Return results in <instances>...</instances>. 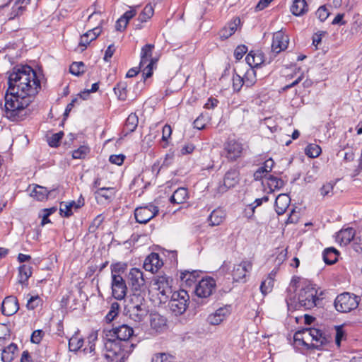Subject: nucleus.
I'll use <instances>...</instances> for the list:
<instances>
[{
	"label": "nucleus",
	"instance_id": "obj_1",
	"mask_svg": "<svg viewBox=\"0 0 362 362\" xmlns=\"http://www.w3.org/2000/svg\"><path fill=\"white\" fill-rule=\"evenodd\" d=\"M4 115L11 121L23 119L25 109L41 89L36 71L28 65L15 66L9 74Z\"/></svg>",
	"mask_w": 362,
	"mask_h": 362
},
{
	"label": "nucleus",
	"instance_id": "obj_2",
	"mask_svg": "<svg viewBox=\"0 0 362 362\" xmlns=\"http://www.w3.org/2000/svg\"><path fill=\"white\" fill-rule=\"evenodd\" d=\"M105 332V357L107 362H124L136 346L129 341L134 334L133 328L125 324L113 325L111 329Z\"/></svg>",
	"mask_w": 362,
	"mask_h": 362
},
{
	"label": "nucleus",
	"instance_id": "obj_3",
	"mask_svg": "<svg viewBox=\"0 0 362 362\" xmlns=\"http://www.w3.org/2000/svg\"><path fill=\"white\" fill-rule=\"evenodd\" d=\"M294 346L305 350H322L329 342V339L320 329L305 328L298 330L293 336Z\"/></svg>",
	"mask_w": 362,
	"mask_h": 362
},
{
	"label": "nucleus",
	"instance_id": "obj_4",
	"mask_svg": "<svg viewBox=\"0 0 362 362\" xmlns=\"http://www.w3.org/2000/svg\"><path fill=\"white\" fill-rule=\"evenodd\" d=\"M146 293H130L124 308L126 315L134 322H140L148 313V306L145 299Z\"/></svg>",
	"mask_w": 362,
	"mask_h": 362
},
{
	"label": "nucleus",
	"instance_id": "obj_5",
	"mask_svg": "<svg viewBox=\"0 0 362 362\" xmlns=\"http://www.w3.org/2000/svg\"><path fill=\"white\" fill-rule=\"evenodd\" d=\"M291 286L293 287L294 291L300 287L298 296L300 307L311 309L317 305V301L319 300L317 296V291L310 281H301L300 278L293 279Z\"/></svg>",
	"mask_w": 362,
	"mask_h": 362
},
{
	"label": "nucleus",
	"instance_id": "obj_6",
	"mask_svg": "<svg viewBox=\"0 0 362 362\" xmlns=\"http://www.w3.org/2000/svg\"><path fill=\"white\" fill-rule=\"evenodd\" d=\"M168 300L170 311L176 316L181 315L188 307L189 296L185 290L181 289L171 292Z\"/></svg>",
	"mask_w": 362,
	"mask_h": 362
},
{
	"label": "nucleus",
	"instance_id": "obj_7",
	"mask_svg": "<svg viewBox=\"0 0 362 362\" xmlns=\"http://www.w3.org/2000/svg\"><path fill=\"white\" fill-rule=\"evenodd\" d=\"M215 288L216 281L214 278L208 276L200 280L194 290L197 298L194 300L197 305L200 306L206 304Z\"/></svg>",
	"mask_w": 362,
	"mask_h": 362
},
{
	"label": "nucleus",
	"instance_id": "obj_8",
	"mask_svg": "<svg viewBox=\"0 0 362 362\" xmlns=\"http://www.w3.org/2000/svg\"><path fill=\"white\" fill-rule=\"evenodd\" d=\"M359 297L349 292L342 293L337 296L334 305L335 309L340 313H349L358 308Z\"/></svg>",
	"mask_w": 362,
	"mask_h": 362
},
{
	"label": "nucleus",
	"instance_id": "obj_9",
	"mask_svg": "<svg viewBox=\"0 0 362 362\" xmlns=\"http://www.w3.org/2000/svg\"><path fill=\"white\" fill-rule=\"evenodd\" d=\"M143 272L137 268H132L128 274V284L131 293H146V286Z\"/></svg>",
	"mask_w": 362,
	"mask_h": 362
},
{
	"label": "nucleus",
	"instance_id": "obj_10",
	"mask_svg": "<svg viewBox=\"0 0 362 362\" xmlns=\"http://www.w3.org/2000/svg\"><path fill=\"white\" fill-rule=\"evenodd\" d=\"M240 182V171L238 168H230L224 175L223 183L217 187L218 194H224L228 189L235 187Z\"/></svg>",
	"mask_w": 362,
	"mask_h": 362
},
{
	"label": "nucleus",
	"instance_id": "obj_11",
	"mask_svg": "<svg viewBox=\"0 0 362 362\" xmlns=\"http://www.w3.org/2000/svg\"><path fill=\"white\" fill-rule=\"evenodd\" d=\"M226 158L230 162L236 161L243 155L244 145L235 139H229L224 144Z\"/></svg>",
	"mask_w": 362,
	"mask_h": 362
},
{
	"label": "nucleus",
	"instance_id": "obj_12",
	"mask_svg": "<svg viewBox=\"0 0 362 362\" xmlns=\"http://www.w3.org/2000/svg\"><path fill=\"white\" fill-rule=\"evenodd\" d=\"M172 282L173 279L165 274L157 276L155 284L158 286V296L160 303H165L168 300L170 294L173 292Z\"/></svg>",
	"mask_w": 362,
	"mask_h": 362
},
{
	"label": "nucleus",
	"instance_id": "obj_13",
	"mask_svg": "<svg viewBox=\"0 0 362 362\" xmlns=\"http://www.w3.org/2000/svg\"><path fill=\"white\" fill-rule=\"evenodd\" d=\"M158 206L149 204L145 206L137 207L134 211L136 221L139 223L146 224L158 214Z\"/></svg>",
	"mask_w": 362,
	"mask_h": 362
},
{
	"label": "nucleus",
	"instance_id": "obj_14",
	"mask_svg": "<svg viewBox=\"0 0 362 362\" xmlns=\"http://www.w3.org/2000/svg\"><path fill=\"white\" fill-rule=\"evenodd\" d=\"M112 295L117 300H122L127 295V286L125 280L119 274L111 275Z\"/></svg>",
	"mask_w": 362,
	"mask_h": 362
},
{
	"label": "nucleus",
	"instance_id": "obj_15",
	"mask_svg": "<svg viewBox=\"0 0 362 362\" xmlns=\"http://www.w3.org/2000/svg\"><path fill=\"white\" fill-rule=\"evenodd\" d=\"M252 269V263L247 259L243 260L240 264H235L232 271V276L234 281H246V276Z\"/></svg>",
	"mask_w": 362,
	"mask_h": 362
},
{
	"label": "nucleus",
	"instance_id": "obj_16",
	"mask_svg": "<svg viewBox=\"0 0 362 362\" xmlns=\"http://www.w3.org/2000/svg\"><path fill=\"white\" fill-rule=\"evenodd\" d=\"M288 36L285 35L281 30L274 33L272 43V54L273 57H276V54L288 47Z\"/></svg>",
	"mask_w": 362,
	"mask_h": 362
},
{
	"label": "nucleus",
	"instance_id": "obj_17",
	"mask_svg": "<svg viewBox=\"0 0 362 362\" xmlns=\"http://www.w3.org/2000/svg\"><path fill=\"white\" fill-rule=\"evenodd\" d=\"M163 260L158 253L152 252L147 256L144 262V268L146 271L156 273L163 266Z\"/></svg>",
	"mask_w": 362,
	"mask_h": 362
},
{
	"label": "nucleus",
	"instance_id": "obj_18",
	"mask_svg": "<svg viewBox=\"0 0 362 362\" xmlns=\"http://www.w3.org/2000/svg\"><path fill=\"white\" fill-rule=\"evenodd\" d=\"M18 309V302L16 297H6L2 302L1 310L4 315L11 316L16 313Z\"/></svg>",
	"mask_w": 362,
	"mask_h": 362
},
{
	"label": "nucleus",
	"instance_id": "obj_19",
	"mask_svg": "<svg viewBox=\"0 0 362 362\" xmlns=\"http://www.w3.org/2000/svg\"><path fill=\"white\" fill-rule=\"evenodd\" d=\"M356 235V230L352 227L341 228L336 234V241L341 246H346L349 244Z\"/></svg>",
	"mask_w": 362,
	"mask_h": 362
},
{
	"label": "nucleus",
	"instance_id": "obj_20",
	"mask_svg": "<svg viewBox=\"0 0 362 362\" xmlns=\"http://www.w3.org/2000/svg\"><path fill=\"white\" fill-rule=\"evenodd\" d=\"M54 191L55 189L48 190L45 187L34 185L33 189H30V194L37 201L42 202L47 199L49 196H51Z\"/></svg>",
	"mask_w": 362,
	"mask_h": 362
},
{
	"label": "nucleus",
	"instance_id": "obj_21",
	"mask_svg": "<svg viewBox=\"0 0 362 362\" xmlns=\"http://www.w3.org/2000/svg\"><path fill=\"white\" fill-rule=\"evenodd\" d=\"M150 325L157 332H161L167 327V320L158 313H152L150 315Z\"/></svg>",
	"mask_w": 362,
	"mask_h": 362
},
{
	"label": "nucleus",
	"instance_id": "obj_22",
	"mask_svg": "<svg viewBox=\"0 0 362 362\" xmlns=\"http://www.w3.org/2000/svg\"><path fill=\"white\" fill-rule=\"evenodd\" d=\"M101 30L98 27L94 28L81 36L79 46L83 47L84 50L90 42L95 40L100 34Z\"/></svg>",
	"mask_w": 362,
	"mask_h": 362
},
{
	"label": "nucleus",
	"instance_id": "obj_23",
	"mask_svg": "<svg viewBox=\"0 0 362 362\" xmlns=\"http://www.w3.org/2000/svg\"><path fill=\"white\" fill-rule=\"evenodd\" d=\"M291 198L286 194H279L275 200V210L279 215H282L288 208Z\"/></svg>",
	"mask_w": 362,
	"mask_h": 362
},
{
	"label": "nucleus",
	"instance_id": "obj_24",
	"mask_svg": "<svg viewBox=\"0 0 362 362\" xmlns=\"http://www.w3.org/2000/svg\"><path fill=\"white\" fill-rule=\"evenodd\" d=\"M274 165V161L272 158H269L265 160L263 165L259 167L254 173L255 180H261L263 177H265L267 174L272 171Z\"/></svg>",
	"mask_w": 362,
	"mask_h": 362
},
{
	"label": "nucleus",
	"instance_id": "obj_25",
	"mask_svg": "<svg viewBox=\"0 0 362 362\" xmlns=\"http://www.w3.org/2000/svg\"><path fill=\"white\" fill-rule=\"evenodd\" d=\"M83 205V203L81 204L80 201L78 202V204H76L74 201H72L69 203L62 202L60 204L59 214L62 216L69 218L73 215L72 209L74 208L75 209H78Z\"/></svg>",
	"mask_w": 362,
	"mask_h": 362
},
{
	"label": "nucleus",
	"instance_id": "obj_26",
	"mask_svg": "<svg viewBox=\"0 0 362 362\" xmlns=\"http://www.w3.org/2000/svg\"><path fill=\"white\" fill-rule=\"evenodd\" d=\"M139 124V118L136 113H131L127 118L123 129L124 135H127L135 131Z\"/></svg>",
	"mask_w": 362,
	"mask_h": 362
},
{
	"label": "nucleus",
	"instance_id": "obj_27",
	"mask_svg": "<svg viewBox=\"0 0 362 362\" xmlns=\"http://www.w3.org/2000/svg\"><path fill=\"white\" fill-rule=\"evenodd\" d=\"M188 198L187 189L185 187H179L177 189L170 198L172 204H180L184 203Z\"/></svg>",
	"mask_w": 362,
	"mask_h": 362
},
{
	"label": "nucleus",
	"instance_id": "obj_28",
	"mask_svg": "<svg viewBox=\"0 0 362 362\" xmlns=\"http://www.w3.org/2000/svg\"><path fill=\"white\" fill-rule=\"evenodd\" d=\"M32 275V267L26 264L21 265L18 267V283L27 286L28 279Z\"/></svg>",
	"mask_w": 362,
	"mask_h": 362
},
{
	"label": "nucleus",
	"instance_id": "obj_29",
	"mask_svg": "<svg viewBox=\"0 0 362 362\" xmlns=\"http://www.w3.org/2000/svg\"><path fill=\"white\" fill-rule=\"evenodd\" d=\"M154 47L153 44H146L141 48L139 69H142L147 64L149 58L152 57Z\"/></svg>",
	"mask_w": 362,
	"mask_h": 362
},
{
	"label": "nucleus",
	"instance_id": "obj_30",
	"mask_svg": "<svg viewBox=\"0 0 362 362\" xmlns=\"http://www.w3.org/2000/svg\"><path fill=\"white\" fill-rule=\"evenodd\" d=\"M240 19H235L233 22L229 23L226 26L221 30L219 35L221 39H228L235 33L237 30Z\"/></svg>",
	"mask_w": 362,
	"mask_h": 362
},
{
	"label": "nucleus",
	"instance_id": "obj_31",
	"mask_svg": "<svg viewBox=\"0 0 362 362\" xmlns=\"http://www.w3.org/2000/svg\"><path fill=\"white\" fill-rule=\"evenodd\" d=\"M308 11L305 0H294L291 7V13L296 16L303 15Z\"/></svg>",
	"mask_w": 362,
	"mask_h": 362
},
{
	"label": "nucleus",
	"instance_id": "obj_32",
	"mask_svg": "<svg viewBox=\"0 0 362 362\" xmlns=\"http://www.w3.org/2000/svg\"><path fill=\"white\" fill-rule=\"evenodd\" d=\"M339 252L334 247L326 248L323 253V260L325 264L331 265L337 261Z\"/></svg>",
	"mask_w": 362,
	"mask_h": 362
},
{
	"label": "nucleus",
	"instance_id": "obj_33",
	"mask_svg": "<svg viewBox=\"0 0 362 362\" xmlns=\"http://www.w3.org/2000/svg\"><path fill=\"white\" fill-rule=\"evenodd\" d=\"M69 349L70 351L76 352L83 345V339L79 337L78 331L69 339Z\"/></svg>",
	"mask_w": 362,
	"mask_h": 362
},
{
	"label": "nucleus",
	"instance_id": "obj_34",
	"mask_svg": "<svg viewBox=\"0 0 362 362\" xmlns=\"http://www.w3.org/2000/svg\"><path fill=\"white\" fill-rule=\"evenodd\" d=\"M18 346L16 344L11 343L5 347L1 354V360L3 362H11L14 358L15 352L17 351Z\"/></svg>",
	"mask_w": 362,
	"mask_h": 362
},
{
	"label": "nucleus",
	"instance_id": "obj_35",
	"mask_svg": "<svg viewBox=\"0 0 362 362\" xmlns=\"http://www.w3.org/2000/svg\"><path fill=\"white\" fill-rule=\"evenodd\" d=\"M225 218V213L221 209L214 210L208 218L209 225L211 226L220 225Z\"/></svg>",
	"mask_w": 362,
	"mask_h": 362
},
{
	"label": "nucleus",
	"instance_id": "obj_36",
	"mask_svg": "<svg viewBox=\"0 0 362 362\" xmlns=\"http://www.w3.org/2000/svg\"><path fill=\"white\" fill-rule=\"evenodd\" d=\"M151 362H177L176 358L168 353H156L152 356Z\"/></svg>",
	"mask_w": 362,
	"mask_h": 362
},
{
	"label": "nucleus",
	"instance_id": "obj_37",
	"mask_svg": "<svg viewBox=\"0 0 362 362\" xmlns=\"http://www.w3.org/2000/svg\"><path fill=\"white\" fill-rule=\"evenodd\" d=\"M127 84L126 82H119L114 87V92L119 100L124 101L127 97Z\"/></svg>",
	"mask_w": 362,
	"mask_h": 362
},
{
	"label": "nucleus",
	"instance_id": "obj_38",
	"mask_svg": "<svg viewBox=\"0 0 362 362\" xmlns=\"http://www.w3.org/2000/svg\"><path fill=\"white\" fill-rule=\"evenodd\" d=\"M267 180H268L267 185L271 191L280 189L285 185V182L282 179L275 177L274 175H270L267 177Z\"/></svg>",
	"mask_w": 362,
	"mask_h": 362
},
{
	"label": "nucleus",
	"instance_id": "obj_39",
	"mask_svg": "<svg viewBox=\"0 0 362 362\" xmlns=\"http://www.w3.org/2000/svg\"><path fill=\"white\" fill-rule=\"evenodd\" d=\"M156 62L157 59L151 57L147 64H146V66L142 68V80L144 82L153 75V66Z\"/></svg>",
	"mask_w": 362,
	"mask_h": 362
},
{
	"label": "nucleus",
	"instance_id": "obj_40",
	"mask_svg": "<svg viewBox=\"0 0 362 362\" xmlns=\"http://www.w3.org/2000/svg\"><path fill=\"white\" fill-rule=\"evenodd\" d=\"M321 148L319 145L315 144H310L305 148V153L309 158H317L321 153Z\"/></svg>",
	"mask_w": 362,
	"mask_h": 362
},
{
	"label": "nucleus",
	"instance_id": "obj_41",
	"mask_svg": "<svg viewBox=\"0 0 362 362\" xmlns=\"http://www.w3.org/2000/svg\"><path fill=\"white\" fill-rule=\"evenodd\" d=\"M173 161V156L171 154H166L165 157L162 163V164L159 166V164L154 163L152 166V171L154 172L157 170V175L159 173L160 170L164 168L169 167Z\"/></svg>",
	"mask_w": 362,
	"mask_h": 362
},
{
	"label": "nucleus",
	"instance_id": "obj_42",
	"mask_svg": "<svg viewBox=\"0 0 362 362\" xmlns=\"http://www.w3.org/2000/svg\"><path fill=\"white\" fill-rule=\"evenodd\" d=\"M85 64L82 62H73L69 67V72L74 76H80L85 72Z\"/></svg>",
	"mask_w": 362,
	"mask_h": 362
},
{
	"label": "nucleus",
	"instance_id": "obj_43",
	"mask_svg": "<svg viewBox=\"0 0 362 362\" xmlns=\"http://www.w3.org/2000/svg\"><path fill=\"white\" fill-rule=\"evenodd\" d=\"M198 276L197 271H189L185 270L181 272L180 278L182 281H185L187 284L190 285L192 282L196 280L197 276Z\"/></svg>",
	"mask_w": 362,
	"mask_h": 362
},
{
	"label": "nucleus",
	"instance_id": "obj_44",
	"mask_svg": "<svg viewBox=\"0 0 362 362\" xmlns=\"http://www.w3.org/2000/svg\"><path fill=\"white\" fill-rule=\"evenodd\" d=\"M94 194L96 197H104L106 200H108L114 195V188L103 187L96 189Z\"/></svg>",
	"mask_w": 362,
	"mask_h": 362
},
{
	"label": "nucleus",
	"instance_id": "obj_45",
	"mask_svg": "<svg viewBox=\"0 0 362 362\" xmlns=\"http://www.w3.org/2000/svg\"><path fill=\"white\" fill-rule=\"evenodd\" d=\"M154 13L153 6L151 4H147L143 9V11L139 15V20L140 21L146 22L150 19Z\"/></svg>",
	"mask_w": 362,
	"mask_h": 362
},
{
	"label": "nucleus",
	"instance_id": "obj_46",
	"mask_svg": "<svg viewBox=\"0 0 362 362\" xmlns=\"http://www.w3.org/2000/svg\"><path fill=\"white\" fill-rule=\"evenodd\" d=\"M90 153V148L87 146H81L72 152L74 159H84Z\"/></svg>",
	"mask_w": 362,
	"mask_h": 362
},
{
	"label": "nucleus",
	"instance_id": "obj_47",
	"mask_svg": "<svg viewBox=\"0 0 362 362\" xmlns=\"http://www.w3.org/2000/svg\"><path fill=\"white\" fill-rule=\"evenodd\" d=\"M255 69H249L243 76L244 83L247 87H250L255 83Z\"/></svg>",
	"mask_w": 362,
	"mask_h": 362
},
{
	"label": "nucleus",
	"instance_id": "obj_48",
	"mask_svg": "<svg viewBox=\"0 0 362 362\" xmlns=\"http://www.w3.org/2000/svg\"><path fill=\"white\" fill-rule=\"evenodd\" d=\"M274 281L272 278H267L262 281L259 288L264 296H266L267 293L272 291L274 286Z\"/></svg>",
	"mask_w": 362,
	"mask_h": 362
},
{
	"label": "nucleus",
	"instance_id": "obj_49",
	"mask_svg": "<svg viewBox=\"0 0 362 362\" xmlns=\"http://www.w3.org/2000/svg\"><path fill=\"white\" fill-rule=\"evenodd\" d=\"M63 136L64 132L62 131L53 134L50 137L47 138L49 146L53 148L58 147Z\"/></svg>",
	"mask_w": 362,
	"mask_h": 362
},
{
	"label": "nucleus",
	"instance_id": "obj_50",
	"mask_svg": "<svg viewBox=\"0 0 362 362\" xmlns=\"http://www.w3.org/2000/svg\"><path fill=\"white\" fill-rule=\"evenodd\" d=\"M111 275L119 274L124 273L127 268V264L124 262H117L111 264Z\"/></svg>",
	"mask_w": 362,
	"mask_h": 362
},
{
	"label": "nucleus",
	"instance_id": "obj_51",
	"mask_svg": "<svg viewBox=\"0 0 362 362\" xmlns=\"http://www.w3.org/2000/svg\"><path fill=\"white\" fill-rule=\"evenodd\" d=\"M334 184L332 182H327L322 185L320 189V194L325 197H332L333 195Z\"/></svg>",
	"mask_w": 362,
	"mask_h": 362
},
{
	"label": "nucleus",
	"instance_id": "obj_52",
	"mask_svg": "<svg viewBox=\"0 0 362 362\" xmlns=\"http://www.w3.org/2000/svg\"><path fill=\"white\" fill-rule=\"evenodd\" d=\"M42 303V299L39 296H31L27 302L26 307L28 310H34Z\"/></svg>",
	"mask_w": 362,
	"mask_h": 362
},
{
	"label": "nucleus",
	"instance_id": "obj_53",
	"mask_svg": "<svg viewBox=\"0 0 362 362\" xmlns=\"http://www.w3.org/2000/svg\"><path fill=\"white\" fill-rule=\"evenodd\" d=\"M57 209L55 206L44 209H43V216L41 221V225L45 226V224L50 223V220L49 218V216H51L52 214H54L55 211H57Z\"/></svg>",
	"mask_w": 362,
	"mask_h": 362
},
{
	"label": "nucleus",
	"instance_id": "obj_54",
	"mask_svg": "<svg viewBox=\"0 0 362 362\" xmlns=\"http://www.w3.org/2000/svg\"><path fill=\"white\" fill-rule=\"evenodd\" d=\"M45 332L42 329H37L33 332L30 337V341L33 344H38L45 336Z\"/></svg>",
	"mask_w": 362,
	"mask_h": 362
},
{
	"label": "nucleus",
	"instance_id": "obj_55",
	"mask_svg": "<svg viewBox=\"0 0 362 362\" xmlns=\"http://www.w3.org/2000/svg\"><path fill=\"white\" fill-rule=\"evenodd\" d=\"M243 85H245L244 78L238 74L233 75V88L234 91H240Z\"/></svg>",
	"mask_w": 362,
	"mask_h": 362
},
{
	"label": "nucleus",
	"instance_id": "obj_56",
	"mask_svg": "<svg viewBox=\"0 0 362 362\" xmlns=\"http://www.w3.org/2000/svg\"><path fill=\"white\" fill-rule=\"evenodd\" d=\"M214 314L224 320L230 314V305L219 308Z\"/></svg>",
	"mask_w": 362,
	"mask_h": 362
},
{
	"label": "nucleus",
	"instance_id": "obj_57",
	"mask_svg": "<svg viewBox=\"0 0 362 362\" xmlns=\"http://www.w3.org/2000/svg\"><path fill=\"white\" fill-rule=\"evenodd\" d=\"M316 16L321 22H324L329 16V12L325 6H321L316 11Z\"/></svg>",
	"mask_w": 362,
	"mask_h": 362
},
{
	"label": "nucleus",
	"instance_id": "obj_58",
	"mask_svg": "<svg viewBox=\"0 0 362 362\" xmlns=\"http://www.w3.org/2000/svg\"><path fill=\"white\" fill-rule=\"evenodd\" d=\"M247 52V47L245 45H238L234 51V57L237 60L241 59Z\"/></svg>",
	"mask_w": 362,
	"mask_h": 362
},
{
	"label": "nucleus",
	"instance_id": "obj_59",
	"mask_svg": "<svg viewBox=\"0 0 362 362\" xmlns=\"http://www.w3.org/2000/svg\"><path fill=\"white\" fill-rule=\"evenodd\" d=\"M136 14L135 9H131L126 11L121 17L120 21H124L125 25H127L129 21L133 18Z\"/></svg>",
	"mask_w": 362,
	"mask_h": 362
},
{
	"label": "nucleus",
	"instance_id": "obj_60",
	"mask_svg": "<svg viewBox=\"0 0 362 362\" xmlns=\"http://www.w3.org/2000/svg\"><path fill=\"white\" fill-rule=\"evenodd\" d=\"M352 247L357 253H362V237L356 236L353 239Z\"/></svg>",
	"mask_w": 362,
	"mask_h": 362
},
{
	"label": "nucleus",
	"instance_id": "obj_61",
	"mask_svg": "<svg viewBox=\"0 0 362 362\" xmlns=\"http://www.w3.org/2000/svg\"><path fill=\"white\" fill-rule=\"evenodd\" d=\"M345 337V332L341 326L336 327L335 344L338 347L341 345L342 339Z\"/></svg>",
	"mask_w": 362,
	"mask_h": 362
},
{
	"label": "nucleus",
	"instance_id": "obj_62",
	"mask_svg": "<svg viewBox=\"0 0 362 362\" xmlns=\"http://www.w3.org/2000/svg\"><path fill=\"white\" fill-rule=\"evenodd\" d=\"M254 57L255 60V67L258 68L265 63L264 53L261 51L254 52Z\"/></svg>",
	"mask_w": 362,
	"mask_h": 362
},
{
	"label": "nucleus",
	"instance_id": "obj_63",
	"mask_svg": "<svg viewBox=\"0 0 362 362\" xmlns=\"http://www.w3.org/2000/svg\"><path fill=\"white\" fill-rule=\"evenodd\" d=\"M194 127L201 130L205 128L206 126V119L204 117L201 115L194 121Z\"/></svg>",
	"mask_w": 362,
	"mask_h": 362
},
{
	"label": "nucleus",
	"instance_id": "obj_64",
	"mask_svg": "<svg viewBox=\"0 0 362 362\" xmlns=\"http://www.w3.org/2000/svg\"><path fill=\"white\" fill-rule=\"evenodd\" d=\"M124 158L125 156L123 154L111 155L109 160L113 164L121 165L124 163Z\"/></svg>",
	"mask_w": 362,
	"mask_h": 362
}]
</instances>
